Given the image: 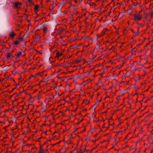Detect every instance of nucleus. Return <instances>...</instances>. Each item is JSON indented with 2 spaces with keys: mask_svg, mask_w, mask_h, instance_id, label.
<instances>
[{
  "mask_svg": "<svg viewBox=\"0 0 153 153\" xmlns=\"http://www.w3.org/2000/svg\"><path fill=\"white\" fill-rule=\"evenodd\" d=\"M105 23V25H108L109 24L113 22L112 20H102Z\"/></svg>",
  "mask_w": 153,
  "mask_h": 153,
  "instance_id": "f257e3e1",
  "label": "nucleus"
},
{
  "mask_svg": "<svg viewBox=\"0 0 153 153\" xmlns=\"http://www.w3.org/2000/svg\"><path fill=\"white\" fill-rule=\"evenodd\" d=\"M14 7L17 8H20L22 4L19 2H16L14 4Z\"/></svg>",
  "mask_w": 153,
  "mask_h": 153,
  "instance_id": "f03ea898",
  "label": "nucleus"
},
{
  "mask_svg": "<svg viewBox=\"0 0 153 153\" xmlns=\"http://www.w3.org/2000/svg\"><path fill=\"white\" fill-rule=\"evenodd\" d=\"M142 18L141 15L140 14H138L135 16L134 19H141Z\"/></svg>",
  "mask_w": 153,
  "mask_h": 153,
  "instance_id": "7ed1b4c3",
  "label": "nucleus"
},
{
  "mask_svg": "<svg viewBox=\"0 0 153 153\" xmlns=\"http://www.w3.org/2000/svg\"><path fill=\"white\" fill-rule=\"evenodd\" d=\"M16 35L13 32L10 34V36L12 39H13L14 36Z\"/></svg>",
  "mask_w": 153,
  "mask_h": 153,
  "instance_id": "20e7f679",
  "label": "nucleus"
},
{
  "mask_svg": "<svg viewBox=\"0 0 153 153\" xmlns=\"http://www.w3.org/2000/svg\"><path fill=\"white\" fill-rule=\"evenodd\" d=\"M50 20H49L48 21H46L45 22H44V25L45 26V25H47L48 24H49V22H50Z\"/></svg>",
  "mask_w": 153,
  "mask_h": 153,
  "instance_id": "39448f33",
  "label": "nucleus"
},
{
  "mask_svg": "<svg viewBox=\"0 0 153 153\" xmlns=\"http://www.w3.org/2000/svg\"><path fill=\"white\" fill-rule=\"evenodd\" d=\"M39 6H38V5L35 6V7H34V10L35 11L37 12L38 11V8H39Z\"/></svg>",
  "mask_w": 153,
  "mask_h": 153,
  "instance_id": "423d86ee",
  "label": "nucleus"
},
{
  "mask_svg": "<svg viewBox=\"0 0 153 153\" xmlns=\"http://www.w3.org/2000/svg\"><path fill=\"white\" fill-rule=\"evenodd\" d=\"M22 51V50H21L20 51H19V52L17 53V57H19L21 55Z\"/></svg>",
  "mask_w": 153,
  "mask_h": 153,
  "instance_id": "0eeeda50",
  "label": "nucleus"
},
{
  "mask_svg": "<svg viewBox=\"0 0 153 153\" xmlns=\"http://www.w3.org/2000/svg\"><path fill=\"white\" fill-rule=\"evenodd\" d=\"M47 29V28L45 26H44L42 28L44 32L45 33L46 32Z\"/></svg>",
  "mask_w": 153,
  "mask_h": 153,
  "instance_id": "6e6552de",
  "label": "nucleus"
},
{
  "mask_svg": "<svg viewBox=\"0 0 153 153\" xmlns=\"http://www.w3.org/2000/svg\"><path fill=\"white\" fill-rule=\"evenodd\" d=\"M11 54H12L11 53H10V52L8 53L7 54V57L8 58H10V56L11 55Z\"/></svg>",
  "mask_w": 153,
  "mask_h": 153,
  "instance_id": "1a4fd4ad",
  "label": "nucleus"
},
{
  "mask_svg": "<svg viewBox=\"0 0 153 153\" xmlns=\"http://www.w3.org/2000/svg\"><path fill=\"white\" fill-rule=\"evenodd\" d=\"M62 55V53H60L59 52H57L56 53V56L59 57L61 56Z\"/></svg>",
  "mask_w": 153,
  "mask_h": 153,
  "instance_id": "9d476101",
  "label": "nucleus"
},
{
  "mask_svg": "<svg viewBox=\"0 0 153 153\" xmlns=\"http://www.w3.org/2000/svg\"><path fill=\"white\" fill-rule=\"evenodd\" d=\"M45 151L44 150H40L39 152V153H45Z\"/></svg>",
  "mask_w": 153,
  "mask_h": 153,
  "instance_id": "9b49d317",
  "label": "nucleus"
},
{
  "mask_svg": "<svg viewBox=\"0 0 153 153\" xmlns=\"http://www.w3.org/2000/svg\"><path fill=\"white\" fill-rule=\"evenodd\" d=\"M19 42H20L19 40H17L15 42L14 44L15 45H17V44H18Z\"/></svg>",
  "mask_w": 153,
  "mask_h": 153,
  "instance_id": "f8f14e48",
  "label": "nucleus"
},
{
  "mask_svg": "<svg viewBox=\"0 0 153 153\" xmlns=\"http://www.w3.org/2000/svg\"><path fill=\"white\" fill-rule=\"evenodd\" d=\"M101 100H100L99 101H97L96 103H95V104L96 105V106H97V105H98V103L101 101Z\"/></svg>",
  "mask_w": 153,
  "mask_h": 153,
  "instance_id": "ddd939ff",
  "label": "nucleus"
},
{
  "mask_svg": "<svg viewBox=\"0 0 153 153\" xmlns=\"http://www.w3.org/2000/svg\"><path fill=\"white\" fill-rule=\"evenodd\" d=\"M97 106H96V105L95 104L94 105L92 106V108L93 109H95Z\"/></svg>",
  "mask_w": 153,
  "mask_h": 153,
  "instance_id": "4468645a",
  "label": "nucleus"
},
{
  "mask_svg": "<svg viewBox=\"0 0 153 153\" xmlns=\"http://www.w3.org/2000/svg\"><path fill=\"white\" fill-rule=\"evenodd\" d=\"M23 38H20L19 39V40L20 42H21L23 40Z\"/></svg>",
  "mask_w": 153,
  "mask_h": 153,
  "instance_id": "2eb2a0df",
  "label": "nucleus"
},
{
  "mask_svg": "<svg viewBox=\"0 0 153 153\" xmlns=\"http://www.w3.org/2000/svg\"><path fill=\"white\" fill-rule=\"evenodd\" d=\"M134 149L132 147H131L130 148V150H132Z\"/></svg>",
  "mask_w": 153,
  "mask_h": 153,
  "instance_id": "dca6fc26",
  "label": "nucleus"
},
{
  "mask_svg": "<svg viewBox=\"0 0 153 153\" xmlns=\"http://www.w3.org/2000/svg\"><path fill=\"white\" fill-rule=\"evenodd\" d=\"M27 1H28V2H30L31 1H32V0H27Z\"/></svg>",
  "mask_w": 153,
  "mask_h": 153,
  "instance_id": "f3484780",
  "label": "nucleus"
},
{
  "mask_svg": "<svg viewBox=\"0 0 153 153\" xmlns=\"http://www.w3.org/2000/svg\"><path fill=\"white\" fill-rule=\"evenodd\" d=\"M153 15V13H151V16H152Z\"/></svg>",
  "mask_w": 153,
  "mask_h": 153,
  "instance_id": "a211bd4d",
  "label": "nucleus"
},
{
  "mask_svg": "<svg viewBox=\"0 0 153 153\" xmlns=\"http://www.w3.org/2000/svg\"><path fill=\"white\" fill-rule=\"evenodd\" d=\"M104 72H103L102 73H101V75H102V74H104Z\"/></svg>",
  "mask_w": 153,
  "mask_h": 153,
  "instance_id": "6ab92c4d",
  "label": "nucleus"
},
{
  "mask_svg": "<svg viewBox=\"0 0 153 153\" xmlns=\"http://www.w3.org/2000/svg\"><path fill=\"white\" fill-rule=\"evenodd\" d=\"M27 20V21H28V22H30V20L28 19V20Z\"/></svg>",
  "mask_w": 153,
  "mask_h": 153,
  "instance_id": "aec40b11",
  "label": "nucleus"
},
{
  "mask_svg": "<svg viewBox=\"0 0 153 153\" xmlns=\"http://www.w3.org/2000/svg\"><path fill=\"white\" fill-rule=\"evenodd\" d=\"M140 142V141H137V143H139V142Z\"/></svg>",
  "mask_w": 153,
  "mask_h": 153,
  "instance_id": "412c9836",
  "label": "nucleus"
},
{
  "mask_svg": "<svg viewBox=\"0 0 153 153\" xmlns=\"http://www.w3.org/2000/svg\"><path fill=\"white\" fill-rule=\"evenodd\" d=\"M16 30H19V29H16Z\"/></svg>",
  "mask_w": 153,
  "mask_h": 153,
  "instance_id": "4be33fe9",
  "label": "nucleus"
},
{
  "mask_svg": "<svg viewBox=\"0 0 153 153\" xmlns=\"http://www.w3.org/2000/svg\"><path fill=\"white\" fill-rule=\"evenodd\" d=\"M80 62V61H79H79H78V62Z\"/></svg>",
  "mask_w": 153,
  "mask_h": 153,
  "instance_id": "5701e85b",
  "label": "nucleus"
},
{
  "mask_svg": "<svg viewBox=\"0 0 153 153\" xmlns=\"http://www.w3.org/2000/svg\"><path fill=\"white\" fill-rule=\"evenodd\" d=\"M97 85H98V83H97Z\"/></svg>",
  "mask_w": 153,
  "mask_h": 153,
  "instance_id": "b1692460",
  "label": "nucleus"
},
{
  "mask_svg": "<svg viewBox=\"0 0 153 153\" xmlns=\"http://www.w3.org/2000/svg\"><path fill=\"white\" fill-rule=\"evenodd\" d=\"M148 100H147L146 101H148Z\"/></svg>",
  "mask_w": 153,
  "mask_h": 153,
  "instance_id": "393cba45",
  "label": "nucleus"
},
{
  "mask_svg": "<svg viewBox=\"0 0 153 153\" xmlns=\"http://www.w3.org/2000/svg\"><path fill=\"white\" fill-rule=\"evenodd\" d=\"M148 100H147L146 101H148Z\"/></svg>",
  "mask_w": 153,
  "mask_h": 153,
  "instance_id": "a878e982",
  "label": "nucleus"
}]
</instances>
